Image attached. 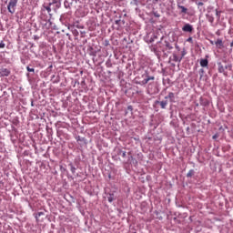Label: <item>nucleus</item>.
<instances>
[{
	"instance_id": "obj_16",
	"label": "nucleus",
	"mask_w": 233,
	"mask_h": 233,
	"mask_svg": "<svg viewBox=\"0 0 233 233\" xmlns=\"http://www.w3.org/2000/svg\"><path fill=\"white\" fill-rule=\"evenodd\" d=\"M216 45H219V46H223V40L222 39H218L216 42Z\"/></svg>"
},
{
	"instance_id": "obj_20",
	"label": "nucleus",
	"mask_w": 233,
	"mask_h": 233,
	"mask_svg": "<svg viewBox=\"0 0 233 233\" xmlns=\"http://www.w3.org/2000/svg\"><path fill=\"white\" fill-rule=\"evenodd\" d=\"M5 42L1 41L0 42V48H5Z\"/></svg>"
},
{
	"instance_id": "obj_32",
	"label": "nucleus",
	"mask_w": 233,
	"mask_h": 233,
	"mask_svg": "<svg viewBox=\"0 0 233 233\" xmlns=\"http://www.w3.org/2000/svg\"><path fill=\"white\" fill-rule=\"evenodd\" d=\"M155 1V3H159V1H161V0H154Z\"/></svg>"
},
{
	"instance_id": "obj_24",
	"label": "nucleus",
	"mask_w": 233,
	"mask_h": 233,
	"mask_svg": "<svg viewBox=\"0 0 233 233\" xmlns=\"http://www.w3.org/2000/svg\"><path fill=\"white\" fill-rule=\"evenodd\" d=\"M187 43H192V37L187 39Z\"/></svg>"
},
{
	"instance_id": "obj_31",
	"label": "nucleus",
	"mask_w": 233,
	"mask_h": 233,
	"mask_svg": "<svg viewBox=\"0 0 233 233\" xmlns=\"http://www.w3.org/2000/svg\"><path fill=\"white\" fill-rule=\"evenodd\" d=\"M116 25H119V20H116Z\"/></svg>"
},
{
	"instance_id": "obj_14",
	"label": "nucleus",
	"mask_w": 233,
	"mask_h": 233,
	"mask_svg": "<svg viewBox=\"0 0 233 233\" xmlns=\"http://www.w3.org/2000/svg\"><path fill=\"white\" fill-rule=\"evenodd\" d=\"M45 10H46V12L48 14H50V12H52V8H50V4H48V5H44Z\"/></svg>"
},
{
	"instance_id": "obj_8",
	"label": "nucleus",
	"mask_w": 233,
	"mask_h": 233,
	"mask_svg": "<svg viewBox=\"0 0 233 233\" xmlns=\"http://www.w3.org/2000/svg\"><path fill=\"white\" fill-rule=\"evenodd\" d=\"M183 57H179L177 55H173V61H175V63H181Z\"/></svg>"
},
{
	"instance_id": "obj_34",
	"label": "nucleus",
	"mask_w": 233,
	"mask_h": 233,
	"mask_svg": "<svg viewBox=\"0 0 233 233\" xmlns=\"http://www.w3.org/2000/svg\"><path fill=\"white\" fill-rule=\"evenodd\" d=\"M213 139H216V135H215V136H213Z\"/></svg>"
},
{
	"instance_id": "obj_15",
	"label": "nucleus",
	"mask_w": 233,
	"mask_h": 233,
	"mask_svg": "<svg viewBox=\"0 0 233 233\" xmlns=\"http://www.w3.org/2000/svg\"><path fill=\"white\" fill-rule=\"evenodd\" d=\"M194 174H195L194 169H191L187 172V177H192V176H194Z\"/></svg>"
},
{
	"instance_id": "obj_2",
	"label": "nucleus",
	"mask_w": 233,
	"mask_h": 233,
	"mask_svg": "<svg viewBox=\"0 0 233 233\" xmlns=\"http://www.w3.org/2000/svg\"><path fill=\"white\" fill-rule=\"evenodd\" d=\"M142 77H144V79L141 82H139L138 85H147L149 81H154V79H156V77L150 76L148 75V72H146L145 74H143Z\"/></svg>"
},
{
	"instance_id": "obj_29",
	"label": "nucleus",
	"mask_w": 233,
	"mask_h": 233,
	"mask_svg": "<svg viewBox=\"0 0 233 233\" xmlns=\"http://www.w3.org/2000/svg\"><path fill=\"white\" fill-rule=\"evenodd\" d=\"M225 68H232V66H226Z\"/></svg>"
},
{
	"instance_id": "obj_33",
	"label": "nucleus",
	"mask_w": 233,
	"mask_h": 233,
	"mask_svg": "<svg viewBox=\"0 0 233 233\" xmlns=\"http://www.w3.org/2000/svg\"><path fill=\"white\" fill-rule=\"evenodd\" d=\"M230 46H231V48H232V46H233V41L230 43Z\"/></svg>"
},
{
	"instance_id": "obj_21",
	"label": "nucleus",
	"mask_w": 233,
	"mask_h": 233,
	"mask_svg": "<svg viewBox=\"0 0 233 233\" xmlns=\"http://www.w3.org/2000/svg\"><path fill=\"white\" fill-rule=\"evenodd\" d=\"M197 5H198V6H203V2H198V3H197Z\"/></svg>"
},
{
	"instance_id": "obj_17",
	"label": "nucleus",
	"mask_w": 233,
	"mask_h": 233,
	"mask_svg": "<svg viewBox=\"0 0 233 233\" xmlns=\"http://www.w3.org/2000/svg\"><path fill=\"white\" fill-rule=\"evenodd\" d=\"M166 46L168 50H172V48H174L168 42L166 44Z\"/></svg>"
},
{
	"instance_id": "obj_28",
	"label": "nucleus",
	"mask_w": 233,
	"mask_h": 233,
	"mask_svg": "<svg viewBox=\"0 0 233 233\" xmlns=\"http://www.w3.org/2000/svg\"><path fill=\"white\" fill-rule=\"evenodd\" d=\"M149 43H154V38H150Z\"/></svg>"
},
{
	"instance_id": "obj_11",
	"label": "nucleus",
	"mask_w": 233,
	"mask_h": 233,
	"mask_svg": "<svg viewBox=\"0 0 233 233\" xmlns=\"http://www.w3.org/2000/svg\"><path fill=\"white\" fill-rule=\"evenodd\" d=\"M218 72H219L220 74L225 73V67L223 66V64L218 63Z\"/></svg>"
},
{
	"instance_id": "obj_22",
	"label": "nucleus",
	"mask_w": 233,
	"mask_h": 233,
	"mask_svg": "<svg viewBox=\"0 0 233 233\" xmlns=\"http://www.w3.org/2000/svg\"><path fill=\"white\" fill-rule=\"evenodd\" d=\"M220 14H221V12L216 10V15H217L218 17H219V15H220Z\"/></svg>"
},
{
	"instance_id": "obj_6",
	"label": "nucleus",
	"mask_w": 233,
	"mask_h": 233,
	"mask_svg": "<svg viewBox=\"0 0 233 233\" xmlns=\"http://www.w3.org/2000/svg\"><path fill=\"white\" fill-rule=\"evenodd\" d=\"M156 105H160L161 108L165 109L167 108V105H168V102L167 100L165 101H156Z\"/></svg>"
},
{
	"instance_id": "obj_30",
	"label": "nucleus",
	"mask_w": 233,
	"mask_h": 233,
	"mask_svg": "<svg viewBox=\"0 0 233 233\" xmlns=\"http://www.w3.org/2000/svg\"><path fill=\"white\" fill-rule=\"evenodd\" d=\"M199 72L203 74L205 72V70L200 69Z\"/></svg>"
},
{
	"instance_id": "obj_26",
	"label": "nucleus",
	"mask_w": 233,
	"mask_h": 233,
	"mask_svg": "<svg viewBox=\"0 0 233 233\" xmlns=\"http://www.w3.org/2000/svg\"><path fill=\"white\" fill-rule=\"evenodd\" d=\"M186 54H187V53L183 52V53H182V56H181L180 57H182V59H183V57H185Z\"/></svg>"
},
{
	"instance_id": "obj_19",
	"label": "nucleus",
	"mask_w": 233,
	"mask_h": 233,
	"mask_svg": "<svg viewBox=\"0 0 233 233\" xmlns=\"http://www.w3.org/2000/svg\"><path fill=\"white\" fill-rule=\"evenodd\" d=\"M122 157H127V151H120Z\"/></svg>"
},
{
	"instance_id": "obj_1",
	"label": "nucleus",
	"mask_w": 233,
	"mask_h": 233,
	"mask_svg": "<svg viewBox=\"0 0 233 233\" xmlns=\"http://www.w3.org/2000/svg\"><path fill=\"white\" fill-rule=\"evenodd\" d=\"M18 0H10L7 5V10L10 14H15V6H17Z\"/></svg>"
},
{
	"instance_id": "obj_27",
	"label": "nucleus",
	"mask_w": 233,
	"mask_h": 233,
	"mask_svg": "<svg viewBox=\"0 0 233 233\" xmlns=\"http://www.w3.org/2000/svg\"><path fill=\"white\" fill-rule=\"evenodd\" d=\"M134 5H137V0H132Z\"/></svg>"
},
{
	"instance_id": "obj_23",
	"label": "nucleus",
	"mask_w": 233,
	"mask_h": 233,
	"mask_svg": "<svg viewBox=\"0 0 233 233\" xmlns=\"http://www.w3.org/2000/svg\"><path fill=\"white\" fill-rule=\"evenodd\" d=\"M37 216H38V217L45 216V213L39 212V213H37Z\"/></svg>"
},
{
	"instance_id": "obj_7",
	"label": "nucleus",
	"mask_w": 233,
	"mask_h": 233,
	"mask_svg": "<svg viewBox=\"0 0 233 233\" xmlns=\"http://www.w3.org/2000/svg\"><path fill=\"white\" fill-rule=\"evenodd\" d=\"M107 201L109 203H112V201H116V197L114 196V193L107 194Z\"/></svg>"
},
{
	"instance_id": "obj_12",
	"label": "nucleus",
	"mask_w": 233,
	"mask_h": 233,
	"mask_svg": "<svg viewBox=\"0 0 233 233\" xmlns=\"http://www.w3.org/2000/svg\"><path fill=\"white\" fill-rule=\"evenodd\" d=\"M52 5H56L57 8L61 6V3L57 4V0H52V2L49 3V6H52Z\"/></svg>"
},
{
	"instance_id": "obj_18",
	"label": "nucleus",
	"mask_w": 233,
	"mask_h": 233,
	"mask_svg": "<svg viewBox=\"0 0 233 233\" xmlns=\"http://www.w3.org/2000/svg\"><path fill=\"white\" fill-rule=\"evenodd\" d=\"M26 70H27V72H35V69H34V68H32L30 66H27Z\"/></svg>"
},
{
	"instance_id": "obj_3",
	"label": "nucleus",
	"mask_w": 233,
	"mask_h": 233,
	"mask_svg": "<svg viewBox=\"0 0 233 233\" xmlns=\"http://www.w3.org/2000/svg\"><path fill=\"white\" fill-rule=\"evenodd\" d=\"M10 74H11V71L8 68L2 67L0 69V77H8Z\"/></svg>"
},
{
	"instance_id": "obj_9",
	"label": "nucleus",
	"mask_w": 233,
	"mask_h": 233,
	"mask_svg": "<svg viewBox=\"0 0 233 233\" xmlns=\"http://www.w3.org/2000/svg\"><path fill=\"white\" fill-rule=\"evenodd\" d=\"M177 8H179L181 11V14H187V12H188V9H187V7L183 6V5H177Z\"/></svg>"
},
{
	"instance_id": "obj_4",
	"label": "nucleus",
	"mask_w": 233,
	"mask_h": 233,
	"mask_svg": "<svg viewBox=\"0 0 233 233\" xmlns=\"http://www.w3.org/2000/svg\"><path fill=\"white\" fill-rule=\"evenodd\" d=\"M183 32H189L192 33L194 32V27L192 26V25L190 24H186L183 27H182Z\"/></svg>"
},
{
	"instance_id": "obj_10",
	"label": "nucleus",
	"mask_w": 233,
	"mask_h": 233,
	"mask_svg": "<svg viewBox=\"0 0 233 233\" xmlns=\"http://www.w3.org/2000/svg\"><path fill=\"white\" fill-rule=\"evenodd\" d=\"M175 98L174 93L170 92L167 96H165V99H170L171 103H173Z\"/></svg>"
},
{
	"instance_id": "obj_25",
	"label": "nucleus",
	"mask_w": 233,
	"mask_h": 233,
	"mask_svg": "<svg viewBox=\"0 0 233 233\" xmlns=\"http://www.w3.org/2000/svg\"><path fill=\"white\" fill-rule=\"evenodd\" d=\"M155 17H159L160 15L157 13H154Z\"/></svg>"
},
{
	"instance_id": "obj_13",
	"label": "nucleus",
	"mask_w": 233,
	"mask_h": 233,
	"mask_svg": "<svg viewBox=\"0 0 233 233\" xmlns=\"http://www.w3.org/2000/svg\"><path fill=\"white\" fill-rule=\"evenodd\" d=\"M206 17H207L208 21L209 23H211V25H212V23H214V16H213V15H207Z\"/></svg>"
},
{
	"instance_id": "obj_5",
	"label": "nucleus",
	"mask_w": 233,
	"mask_h": 233,
	"mask_svg": "<svg viewBox=\"0 0 233 233\" xmlns=\"http://www.w3.org/2000/svg\"><path fill=\"white\" fill-rule=\"evenodd\" d=\"M200 66H202V68H206V66H208V59L207 58L200 59Z\"/></svg>"
}]
</instances>
